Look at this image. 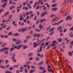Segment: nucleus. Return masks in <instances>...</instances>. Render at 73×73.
Here are the masks:
<instances>
[{
	"mask_svg": "<svg viewBox=\"0 0 73 73\" xmlns=\"http://www.w3.org/2000/svg\"><path fill=\"white\" fill-rule=\"evenodd\" d=\"M24 46V45L21 44L18 45V46H15L14 47L15 49H16L17 50H19L21 49V48L22 47H23Z\"/></svg>",
	"mask_w": 73,
	"mask_h": 73,
	"instance_id": "obj_1",
	"label": "nucleus"
},
{
	"mask_svg": "<svg viewBox=\"0 0 73 73\" xmlns=\"http://www.w3.org/2000/svg\"><path fill=\"white\" fill-rule=\"evenodd\" d=\"M63 21H64V20L63 19H62L60 21H59L58 22V23H53L52 24V25H59L61 23H62V22H63Z\"/></svg>",
	"mask_w": 73,
	"mask_h": 73,
	"instance_id": "obj_2",
	"label": "nucleus"
},
{
	"mask_svg": "<svg viewBox=\"0 0 73 73\" xmlns=\"http://www.w3.org/2000/svg\"><path fill=\"white\" fill-rule=\"evenodd\" d=\"M21 43V41L19 39L17 40L16 42H15V45H19Z\"/></svg>",
	"mask_w": 73,
	"mask_h": 73,
	"instance_id": "obj_3",
	"label": "nucleus"
},
{
	"mask_svg": "<svg viewBox=\"0 0 73 73\" xmlns=\"http://www.w3.org/2000/svg\"><path fill=\"white\" fill-rule=\"evenodd\" d=\"M60 19V18L56 17L53 19L52 21H56Z\"/></svg>",
	"mask_w": 73,
	"mask_h": 73,
	"instance_id": "obj_4",
	"label": "nucleus"
},
{
	"mask_svg": "<svg viewBox=\"0 0 73 73\" xmlns=\"http://www.w3.org/2000/svg\"><path fill=\"white\" fill-rule=\"evenodd\" d=\"M18 8H21V6H20L19 7H16V9H17V12H19L20 11V9Z\"/></svg>",
	"mask_w": 73,
	"mask_h": 73,
	"instance_id": "obj_5",
	"label": "nucleus"
},
{
	"mask_svg": "<svg viewBox=\"0 0 73 73\" xmlns=\"http://www.w3.org/2000/svg\"><path fill=\"white\" fill-rule=\"evenodd\" d=\"M27 31V27H25L24 29L23 28H21V31L23 33H24L25 31Z\"/></svg>",
	"mask_w": 73,
	"mask_h": 73,
	"instance_id": "obj_6",
	"label": "nucleus"
},
{
	"mask_svg": "<svg viewBox=\"0 0 73 73\" xmlns=\"http://www.w3.org/2000/svg\"><path fill=\"white\" fill-rule=\"evenodd\" d=\"M41 34H39L38 35L37 34H35L33 35V36L34 37H38V38L40 36Z\"/></svg>",
	"mask_w": 73,
	"mask_h": 73,
	"instance_id": "obj_7",
	"label": "nucleus"
},
{
	"mask_svg": "<svg viewBox=\"0 0 73 73\" xmlns=\"http://www.w3.org/2000/svg\"><path fill=\"white\" fill-rule=\"evenodd\" d=\"M44 64V63L43 62V61H41V62H39L38 64V65H42Z\"/></svg>",
	"mask_w": 73,
	"mask_h": 73,
	"instance_id": "obj_8",
	"label": "nucleus"
},
{
	"mask_svg": "<svg viewBox=\"0 0 73 73\" xmlns=\"http://www.w3.org/2000/svg\"><path fill=\"white\" fill-rule=\"evenodd\" d=\"M40 50H37L36 51L37 52H38V53H39V52H41V51H42V46H40Z\"/></svg>",
	"mask_w": 73,
	"mask_h": 73,
	"instance_id": "obj_9",
	"label": "nucleus"
},
{
	"mask_svg": "<svg viewBox=\"0 0 73 73\" xmlns=\"http://www.w3.org/2000/svg\"><path fill=\"white\" fill-rule=\"evenodd\" d=\"M2 49H3V51H6V50H7H7H8L9 48L4 47Z\"/></svg>",
	"mask_w": 73,
	"mask_h": 73,
	"instance_id": "obj_10",
	"label": "nucleus"
},
{
	"mask_svg": "<svg viewBox=\"0 0 73 73\" xmlns=\"http://www.w3.org/2000/svg\"><path fill=\"white\" fill-rule=\"evenodd\" d=\"M57 9H58L56 7L52 8L51 9L52 11H57Z\"/></svg>",
	"mask_w": 73,
	"mask_h": 73,
	"instance_id": "obj_11",
	"label": "nucleus"
},
{
	"mask_svg": "<svg viewBox=\"0 0 73 73\" xmlns=\"http://www.w3.org/2000/svg\"><path fill=\"white\" fill-rule=\"evenodd\" d=\"M45 13L43 12L42 13V14L40 15V16L42 17H43L45 16Z\"/></svg>",
	"mask_w": 73,
	"mask_h": 73,
	"instance_id": "obj_12",
	"label": "nucleus"
},
{
	"mask_svg": "<svg viewBox=\"0 0 73 73\" xmlns=\"http://www.w3.org/2000/svg\"><path fill=\"white\" fill-rule=\"evenodd\" d=\"M13 36H18L19 34H18V33H15L13 34Z\"/></svg>",
	"mask_w": 73,
	"mask_h": 73,
	"instance_id": "obj_13",
	"label": "nucleus"
},
{
	"mask_svg": "<svg viewBox=\"0 0 73 73\" xmlns=\"http://www.w3.org/2000/svg\"><path fill=\"white\" fill-rule=\"evenodd\" d=\"M4 5H2L1 6L3 8H4L5 7V6L7 5V3H4Z\"/></svg>",
	"mask_w": 73,
	"mask_h": 73,
	"instance_id": "obj_14",
	"label": "nucleus"
},
{
	"mask_svg": "<svg viewBox=\"0 0 73 73\" xmlns=\"http://www.w3.org/2000/svg\"><path fill=\"white\" fill-rule=\"evenodd\" d=\"M15 54H14L12 56L11 58V59L12 60H14L15 59Z\"/></svg>",
	"mask_w": 73,
	"mask_h": 73,
	"instance_id": "obj_15",
	"label": "nucleus"
},
{
	"mask_svg": "<svg viewBox=\"0 0 73 73\" xmlns=\"http://www.w3.org/2000/svg\"><path fill=\"white\" fill-rule=\"evenodd\" d=\"M34 72H36L35 70H31L29 72V73H32Z\"/></svg>",
	"mask_w": 73,
	"mask_h": 73,
	"instance_id": "obj_16",
	"label": "nucleus"
},
{
	"mask_svg": "<svg viewBox=\"0 0 73 73\" xmlns=\"http://www.w3.org/2000/svg\"><path fill=\"white\" fill-rule=\"evenodd\" d=\"M54 31H52L51 33L49 35V36H50V35H53V34H54Z\"/></svg>",
	"mask_w": 73,
	"mask_h": 73,
	"instance_id": "obj_17",
	"label": "nucleus"
},
{
	"mask_svg": "<svg viewBox=\"0 0 73 73\" xmlns=\"http://www.w3.org/2000/svg\"><path fill=\"white\" fill-rule=\"evenodd\" d=\"M49 72H52V73H53V70H52V69H49V68H47Z\"/></svg>",
	"mask_w": 73,
	"mask_h": 73,
	"instance_id": "obj_18",
	"label": "nucleus"
},
{
	"mask_svg": "<svg viewBox=\"0 0 73 73\" xmlns=\"http://www.w3.org/2000/svg\"><path fill=\"white\" fill-rule=\"evenodd\" d=\"M35 60L36 61H38V60H40V58L38 57H35Z\"/></svg>",
	"mask_w": 73,
	"mask_h": 73,
	"instance_id": "obj_19",
	"label": "nucleus"
},
{
	"mask_svg": "<svg viewBox=\"0 0 73 73\" xmlns=\"http://www.w3.org/2000/svg\"><path fill=\"white\" fill-rule=\"evenodd\" d=\"M9 15V12H7L5 14V16H7Z\"/></svg>",
	"mask_w": 73,
	"mask_h": 73,
	"instance_id": "obj_20",
	"label": "nucleus"
},
{
	"mask_svg": "<svg viewBox=\"0 0 73 73\" xmlns=\"http://www.w3.org/2000/svg\"><path fill=\"white\" fill-rule=\"evenodd\" d=\"M40 22V21L39 20V19H38L37 21L35 22V24H38V23H39V22Z\"/></svg>",
	"mask_w": 73,
	"mask_h": 73,
	"instance_id": "obj_21",
	"label": "nucleus"
},
{
	"mask_svg": "<svg viewBox=\"0 0 73 73\" xmlns=\"http://www.w3.org/2000/svg\"><path fill=\"white\" fill-rule=\"evenodd\" d=\"M57 5V4L56 3L55 4H53L52 5V7H56Z\"/></svg>",
	"mask_w": 73,
	"mask_h": 73,
	"instance_id": "obj_22",
	"label": "nucleus"
},
{
	"mask_svg": "<svg viewBox=\"0 0 73 73\" xmlns=\"http://www.w3.org/2000/svg\"><path fill=\"white\" fill-rule=\"evenodd\" d=\"M70 37H73V33H70V34H69Z\"/></svg>",
	"mask_w": 73,
	"mask_h": 73,
	"instance_id": "obj_23",
	"label": "nucleus"
},
{
	"mask_svg": "<svg viewBox=\"0 0 73 73\" xmlns=\"http://www.w3.org/2000/svg\"><path fill=\"white\" fill-rule=\"evenodd\" d=\"M17 40L16 39L13 38L12 39V41L13 42H16V41Z\"/></svg>",
	"mask_w": 73,
	"mask_h": 73,
	"instance_id": "obj_24",
	"label": "nucleus"
},
{
	"mask_svg": "<svg viewBox=\"0 0 73 73\" xmlns=\"http://www.w3.org/2000/svg\"><path fill=\"white\" fill-rule=\"evenodd\" d=\"M19 66V64H17V65H16L15 66H13V68H17Z\"/></svg>",
	"mask_w": 73,
	"mask_h": 73,
	"instance_id": "obj_25",
	"label": "nucleus"
},
{
	"mask_svg": "<svg viewBox=\"0 0 73 73\" xmlns=\"http://www.w3.org/2000/svg\"><path fill=\"white\" fill-rule=\"evenodd\" d=\"M33 55V53H29L28 55V57H30V56H32Z\"/></svg>",
	"mask_w": 73,
	"mask_h": 73,
	"instance_id": "obj_26",
	"label": "nucleus"
},
{
	"mask_svg": "<svg viewBox=\"0 0 73 73\" xmlns=\"http://www.w3.org/2000/svg\"><path fill=\"white\" fill-rule=\"evenodd\" d=\"M35 31L36 32H40V30H38V29H36L35 30Z\"/></svg>",
	"mask_w": 73,
	"mask_h": 73,
	"instance_id": "obj_27",
	"label": "nucleus"
},
{
	"mask_svg": "<svg viewBox=\"0 0 73 73\" xmlns=\"http://www.w3.org/2000/svg\"><path fill=\"white\" fill-rule=\"evenodd\" d=\"M27 48V46L26 45L24 46L23 48V49H25Z\"/></svg>",
	"mask_w": 73,
	"mask_h": 73,
	"instance_id": "obj_28",
	"label": "nucleus"
},
{
	"mask_svg": "<svg viewBox=\"0 0 73 73\" xmlns=\"http://www.w3.org/2000/svg\"><path fill=\"white\" fill-rule=\"evenodd\" d=\"M60 29H61V26H60L57 28V30L59 31V30H60Z\"/></svg>",
	"mask_w": 73,
	"mask_h": 73,
	"instance_id": "obj_29",
	"label": "nucleus"
},
{
	"mask_svg": "<svg viewBox=\"0 0 73 73\" xmlns=\"http://www.w3.org/2000/svg\"><path fill=\"white\" fill-rule=\"evenodd\" d=\"M6 44H7L6 43H4L3 44L1 45V47H2V48H3V47H4V46H5V45H6Z\"/></svg>",
	"mask_w": 73,
	"mask_h": 73,
	"instance_id": "obj_30",
	"label": "nucleus"
},
{
	"mask_svg": "<svg viewBox=\"0 0 73 73\" xmlns=\"http://www.w3.org/2000/svg\"><path fill=\"white\" fill-rule=\"evenodd\" d=\"M29 60H30V61H31V60H33V57H31L29 58Z\"/></svg>",
	"mask_w": 73,
	"mask_h": 73,
	"instance_id": "obj_31",
	"label": "nucleus"
},
{
	"mask_svg": "<svg viewBox=\"0 0 73 73\" xmlns=\"http://www.w3.org/2000/svg\"><path fill=\"white\" fill-rule=\"evenodd\" d=\"M50 29V26H49L47 28L46 30V31H49Z\"/></svg>",
	"mask_w": 73,
	"mask_h": 73,
	"instance_id": "obj_32",
	"label": "nucleus"
},
{
	"mask_svg": "<svg viewBox=\"0 0 73 73\" xmlns=\"http://www.w3.org/2000/svg\"><path fill=\"white\" fill-rule=\"evenodd\" d=\"M0 67L2 69H5V68H6V67H5V66H1Z\"/></svg>",
	"mask_w": 73,
	"mask_h": 73,
	"instance_id": "obj_33",
	"label": "nucleus"
},
{
	"mask_svg": "<svg viewBox=\"0 0 73 73\" xmlns=\"http://www.w3.org/2000/svg\"><path fill=\"white\" fill-rule=\"evenodd\" d=\"M39 68H40V70H44L45 68L44 67L42 68V67H40Z\"/></svg>",
	"mask_w": 73,
	"mask_h": 73,
	"instance_id": "obj_34",
	"label": "nucleus"
},
{
	"mask_svg": "<svg viewBox=\"0 0 73 73\" xmlns=\"http://www.w3.org/2000/svg\"><path fill=\"white\" fill-rule=\"evenodd\" d=\"M11 29V27L9 26L7 27V28L6 29V30H7L8 31V30H9Z\"/></svg>",
	"mask_w": 73,
	"mask_h": 73,
	"instance_id": "obj_35",
	"label": "nucleus"
},
{
	"mask_svg": "<svg viewBox=\"0 0 73 73\" xmlns=\"http://www.w3.org/2000/svg\"><path fill=\"white\" fill-rule=\"evenodd\" d=\"M41 43V42H38V43H36V45H37V46H39L40 45V44Z\"/></svg>",
	"mask_w": 73,
	"mask_h": 73,
	"instance_id": "obj_36",
	"label": "nucleus"
},
{
	"mask_svg": "<svg viewBox=\"0 0 73 73\" xmlns=\"http://www.w3.org/2000/svg\"><path fill=\"white\" fill-rule=\"evenodd\" d=\"M32 63V62L30 61H28L26 63V64H31Z\"/></svg>",
	"mask_w": 73,
	"mask_h": 73,
	"instance_id": "obj_37",
	"label": "nucleus"
},
{
	"mask_svg": "<svg viewBox=\"0 0 73 73\" xmlns=\"http://www.w3.org/2000/svg\"><path fill=\"white\" fill-rule=\"evenodd\" d=\"M4 54H8V51H5L4 52Z\"/></svg>",
	"mask_w": 73,
	"mask_h": 73,
	"instance_id": "obj_38",
	"label": "nucleus"
},
{
	"mask_svg": "<svg viewBox=\"0 0 73 73\" xmlns=\"http://www.w3.org/2000/svg\"><path fill=\"white\" fill-rule=\"evenodd\" d=\"M8 61H9V60L7 59H6L5 60V64H8Z\"/></svg>",
	"mask_w": 73,
	"mask_h": 73,
	"instance_id": "obj_39",
	"label": "nucleus"
},
{
	"mask_svg": "<svg viewBox=\"0 0 73 73\" xmlns=\"http://www.w3.org/2000/svg\"><path fill=\"white\" fill-rule=\"evenodd\" d=\"M54 29V28H52L51 29L50 31V32H51L52 31H53Z\"/></svg>",
	"mask_w": 73,
	"mask_h": 73,
	"instance_id": "obj_40",
	"label": "nucleus"
},
{
	"mask_svg": "<svg viewBox=\"0 0 73 73\" xmlns=\"http://www.w3.org/2000/svg\"><path fill=\"white\" fill-rule=\"evenodd\" d=\"M33 16H34V14H31L30 16V18H32V17H33Z\"/></svg>",
	"mask_w": 73,
	"mask_h": 73,
	"instance_id": "obj_41",
	"label": "nucleus"
},
{
	"mask_svg": "<svg viewBox=\"0 0 73 73\" xmlns=\"http://www.w3.org/2000/svg\"><path fill=\"white\" fill-rule=\"evenodd\" d=\"M70 16H67L66 17V21L67 20H68V19H69V17H70Z\"/></svg>",
	"mask_w": 73,
	"mask_h": 73,
	"instance_id": "obj_42",
	"label": "nucleus"
},
{
	"mask_svg": "<svg viewBox=\"0 0 73 73\" xmlns=\"http://www.w3.org/2000/svg\"><path fill=\"white\" fill-rule=\"evenodd\" d=\"M12 50H15V48L13 47H12L10 49V50L11 52H12Z\"/></svg>",
	"mask_w": 73,
	"mask_h": 73,
	"instance_id": "obj_43",
	"label": "nucleus"
},
{
	"mask_svg": "<svg viewBox=\"0 0 73 73\" xmlns=\"http://www.w3.org/2000/svg\"><path fill=\"white\" fill-rule=\"evenodd\" d=\"M6 27H7V25H3V26H2V27L3 28H5Z\"/></svg>",
	"mask_w": 73,
	"mask_h": 73,
	"instance_id": "obj_44",
	"label": "nucleus"
},
{
	"mask_svg": "<svg viewBox=\"0 0 73 73\" xmlns=\"http://www.w3.org/2000/svg\"><path fill=\"white\" fill-rule=\"evenodd\" d=\"M19 20L20 21H23V20H24V18H20Z\"/></svg>",
	"mask_w": 73,
	"mask_h": 73,
	"instance_id": "obj_45",
	"label": "nucleus"
},
{
	"mask_svg": "<svg viewBox=\"0 0 73 73\" xmlns=\"http://www.w3.org/2000/svg\"><path fill=\"white\" fill-rule=\"evenodd\" d=\"M37 4V2H36L35 3V5H34V8H35L36 7V5Z\"/></svg>",
	"mask_w": 73,
	"mask_h": 73,
	"instance_id": "obj_46",
	"label": "nucleus"
},
{
	"mask_svg": "<svg viewBox=\"0 0 73 73\" xmlns=\"http://www.w3.org/2000/svg\"><path fill=\"white\" fill-rule=\"evenodd\" d=\"M50 46L49 45L47 48H46V49H47V50H48V49H50Z\"/></svg>",
	"mask_w": 73,
	"mask_h": 73,
	"instance_id": "obj_47",
	"label": "nucleus"
},
{
	"mask_svg": "<svg viewBox=\"0 0 73 73\" xmlns=\"http://www.w3.org/2000/svg\"><path fill=\"white\" fill-rule=\"evenodd\" d=\"M36 13H37V15L38 16H39V15H40V12H39V11H37V12H36Z\"/></svg>",
	"mask_w": 73,
	"mask_h": 73,
	"instance_id": "obj_48",
	"label": "nucleus"
},
{
	"mask_svg": "<svg viewBox=\"0 0 73 73\" xmlns=\"http://www.w3.org/2000/svg\"><path fill=\"white\" fill-rule=\"evenodd\" d=\"M39 28L41 29L43 28V27H42V26L41 24H40V25L39 26Z\"/></svg>",
	"mask_w": 73,
	"mask_h": 73,
	"instance_id": "obj_49",
	"label": "nucleus"
},
{
	"mask_svg": "<svg viewBox=\"0 0 73 73\" xmlns=\"http://www.w3.org/2000/svg\"><path fill=\"white\" fill-rule=\"evenodd\" d=\"M37 16H35L34 19V20H36L37 19Z\"/></svg>",
	"mask_w": 73,
	"mask_h": 73,
	"instance_id": "obj_50",
	"label": "nucleus"
},
{
	"mask_svg": "<svg viewBox=\"0 0 73 73\" xmlns=\"http://www.w3.org/2000/svg\"><path fill=\"white\" fill-rule=\"evenodd\" d=\"M12 34V32H10L8 33V35H9V36H11V35Z\"/></svg>",
	"mask_w": 73,
	"mask_h": 73,
	"instance_id": "obj_51",
	"label": "nucleus"
},
{
	"mask_svg": "<svg viewBox=\"0 0 73 73\" xmlns=\"http://www.w3.org/2000/svg\"><path fill=\"white\" fill-rule=\"evenodd\" d=\"M31 68H33V69H35V66H30Z\"/></svg>",
	"mask_w": 73,
	"mask_h": 73,
	"instance_id": "obj_52",
	"label": "nucleus"
},
{
	"mask_svg": "<svg viewBox=\"0 0 73 73\" xmlns=\"http://www.w3.org/2000/svg\"><path fill=\"white\" fill-rule=\"evenodd\" d=\"M27 29H28V30H31V29H32V27H31V26H30L29 27H28Z\"/></svg>",
	"mask_w": 73,
	"mask_h": 73,
	"instance_id": "obj_53",
	"label": "nucleus"
},
{
	"mask_svg": "<svg viewBox=\"0 0 73 73\" xmlns=\"http://www.w3.org/2000/svg\"><path fill=\"white\" fill-rule=\"evenodd\" d=\"M68 54H69V55H70L71 56H72V52H69Z\"/></svg>",
	"mask_w": 73,
	"mask_h": 73,
	"instance_id": "obj_54",
	"label": "nucleus"
},
{
	"mask_svg": "<svg viewBox=\"0 0 73 73\" xmlns=\"http://www.w3.org/2000/svg\"><path fill=\"white\" fill-rule=\"evenodd\" d=\"M28 15H29V12H28V11H27L26 12V16H28Z\"/></svg>",
	"mask_w": 73,
	"mask_h": 73,
	"instance_id": "obj_55",
	"label": "nucleus"
},
{
	"mask_svg": "<svg viewBox=\"0 0 73 73\" xmlns=\"http://www.w3.org/2000/svg\"><path fill=\"white\" fill-rule=\"evenodd\" d=\"M45 5H47V7L48 8H49V5L48 4V3H45Z\"/></svg>",
	"mask_w": 73,
	"mask_h": 73,
	"instance_id": "obj_56",
	"label": "nucleus"
},
{
	"mask_svg": "<svg viewBox=\"0 0 73 73\" xmlns=\"http://www.w3.org/2000/svg\"><path fill=\"white\" fill-rule=\"evenodd\" d=\"M46 72V70H44L42 71V73H45Z\"/></svg>",
	"mask_w": 73,
	"mask_h": 73,
	"instance_id": "obj_57",
	"label": "nucleus"
},
{
	"mask_svg": "<svg viewBox=\"0 0 73 73\" xmlns=\"http://www.w3.org/2000/svg\"><path fill=\"white\" fill-rule=\"evenodd\" d=\"M5 73H12L10 71H6Z\"/></svg>",
	"mask_w": 73,
	"mask_h": 73,
	"instance_id": "obj_58",
	"label": "nucleus"
},
{
	"mask_svg": "<svg viewBox=\"0 0 73 73\" xmlns=\"http://www.w3.org/2000/svg\"><path fill=\"white\" fill-rule=\"evenodd\" d=\"M40 8V6H37L36 8V9H38Z\"/></svg>",
	"mask_w": 73,
	"mask_h": 73,
	"instance_id": "obj_59",
	"label": "nucleus"
},
{
	"mask_svg": "<svg viewBox=\"0 0 73 73\" xmlns=\"http://www.w3.org/2000/svg\"><path fill=\"white\" fill-rule=\"evenodd\" d=\"M67 3V0H64V4H66Z\"/></svg>",
	"mask_w": 73,
	"mask_h": 73,
	"instance_id": "obj_60",
	"label": "nucleus"
},
{
	"mask_svg": "<svg viewBox=\"0 0 73 73\" xmlns=\"http://www.w3.org/2000/svg\"><path fill=\"white\" fill-rule=\"evenodd\" d=\"M25 72L26 73H28V70H27V69H25Z\"/></svg>",
	"mask_w": 73,
	"mask_h": 73,
	"instance_id": "obj_61",
	"label": "nucleus"
},
{
	"mask_svg": "<svg viewBox=\"0 0 73 73\" xmlns=\"http://www.w3.org/2000/svg\"><path fill=\"white\" fill-rule=\"evenodd\" d=\"M49 38H50V36H48V37H47L46 40V41H48V39H49Z\"/></svg>",
	"mask_w": 73,
	"mask_h": 73,
	"instance_id": "obj_62",
	"label": "nucleus"
},
{
	"mask_svg": "<svg viewBox=\"0 0 73 73\" xmlns=\"http://www.w3.org/2000/svg\"><path fill=\"white\" fill-rule=\"evenodd\" d=\"M27 40H24V43H26V42H27Z\"/></svg>",
	"mask_w": 73,
	"mask_h": 73,
	"instance_id": "obj_63",
	"label": "nucleus"
},
{
	"mask_svg": "<svg viewBox=\"0 0 73 73\" xmlns=\"http://www.w3.org/2000/svg\"><path fill=\"white\" fill-rule=\"evenodd\" d=\"M27 5L28 7H29V6H31V4L29 3H28L27 4Z\"/></svg>",
	"mask_w": 73,
	"mask_h": 73,
	"instance_id": "obj_64",
	"label": "nucleus"
}]
</instances>
